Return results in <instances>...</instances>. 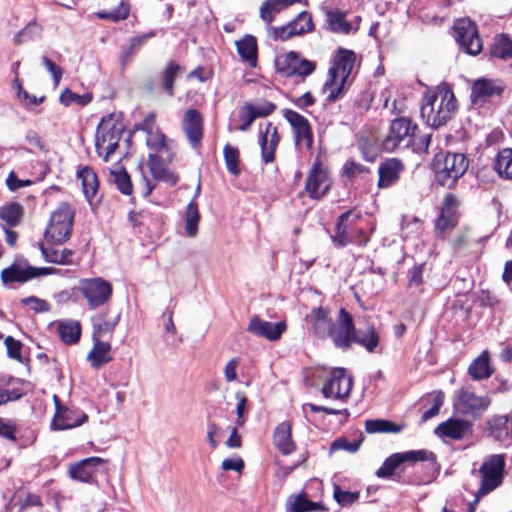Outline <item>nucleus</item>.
<instances>
[{
    "instance_id": "obj_36",
    "label": "nucleus",
    "mask_w": 512,
    "mask_h": 512,
    "mask_svg": "<svg viewBox=\"0 0 512 512\" xmlns=\"http://www.w3.org/2000/svg\"><path fill=\"white\" fill-rule=\"evenodd\" d=\"M94 346L87 356V360L90 361L91 366L94 369L100 368L105 363L109 362L110 344L105 341H101L100 338L93 339Z\"/></svg>"
},
{
    "instance_id": "obj_61",
    "label": "nucleus",
    "mask_w": 512,
    "mask_h": 512,
    "mask_svg": "<svg viewBox=\"0 0 512 512\" xmlns=\"http://www.w3.org/2000/svg\"><path fill=\"white\" fill-rule=\"evenodd\" d=\"M42 63L46 67V69L51 73L54 80V84L58 85L62 78L63 70L46 56L42 57Z\"/></svg>"
},
{
    "instance_id": "obj_19",
    "label": "nucleus",
    "mask_w": 512,
    "mask_h": 512,
    "mask_svg": "<svg viewBox=\"0 0 512 512\" xmlns=\"http://www.w3.org/2000/svg\"><path fill=\"white\" fill-rule=\"evenodd\" d=\"M485 432L496 442L509 445L512 441V418L508 415H495L486 421Z\"/></svg>"
},
{
    "instance_id": "obj_5",
    "label": "nucleus",
    "mask_w": 512,
    "mask_h": 512,
    "mask_svg": "<svg viewBox=\"0 0 512 512\" xmlns=\"http://www.w3.org/2000/svg\"><path fill=\"white\" fill-rule=\"evenodd\" d=\"M469 166V160L463 153H438L433 160V170L437 182L448 189H453Z\"/></svg>"
},
{
    "instance_id": "obj_49",
    "label": "nucleus",
    "mask_w": 512,
    "mask_h": 512,
    "mask_svg": "<svg viewBox=\"0 0 512 512\" xmlns=\"http://www.w3.org/2000/svg\"><path fill=\"white\" fill-rule=\"evenodd\" d=\"M246 105L256 115V118L267 117L276 109V105L273 102L264 98L257 99L254 103L246 102Z\"/></svg>"
},
{
    "instance_id": "obj_41",
    "label": "nucleus",
    "mask_w": 512,
    "mask_h": 512,
    "mask_svg": "<svg viewBox=\"0 0 512 512\" xmlns=\"http://www.w3.org/2000/svg\"><path fill=\"white\" fill-rule=\"evenodd\" d=\"M469 374L475 380L489 378L492 374V369L489 365L487 353L481 354L469 366Z\"/></svg>"
},
{
    "instance_id": "obj_7",
    "label": "nucleus",
    "mask_w": 512,
    "mask_h": 512,
    "mask_svg": "<svg viewBox=\"0 0 512 512\" xmlns=\"http://www.w3.org/2000/svg\"><path fill=\"white\" fill-rule=\"evenodd\" d=\"M505 466L506 461L503 454H493L485 458L479 469L481 475L480 496L487 495L502 484Z\"/></svg>"
},
{
    "instance_id": "obj_14",
    "label": "nucleus",
    "mask_w": 512,
    "mask_h": 512,
    "mask_svg": "<svg viewBox=\"0 0 512 512\" xmlns=\"http://www.w3.org/2000/svg\"><path fill=\"white\" fill-rule=\"evenodd\" d=\"M352 384V378L343 368H335L323 385L322 394L325 398L342 400L349 396Z\"/></svg>"
},
{
    "instance_id": "obj_17",
    "label": "nucleus",
    "mask_w": 512,
    "mask_h": 512,
    "mask_svg": "<svg viewBox=\"0 0 512 512\" xmlns=\"http://www.w3.org/2000/svg\"><path fill=\"white\" fill-rule=\"evenodd\" d=\"M330 188L327 170L320 162H315L306 179L305 189L312 199L322 198Z\"/></svg>"
},
{
    "instance_id": "obj_12",
    "label": "nucleus",
    "mask_w": 512,
    "mask_h": 512,
    "mask_svg": "<svg viewBox=\"0 0 512 512\" xmlns=\"http://www.w3.org/2000/svg\"><path fill=\"white\" fill-rule=\"evenodd\" d=\"M282 115L293 130L296 148L309 151L313 146V132L308 119L292 109H283Z\"/></svg>"
},
{
    "instance_id": "obj_33",
    "label": "nucleus",
    "mask_w": 512,
    "mask_h": 512,
    "mask_svg": "<svg viewBox=\"0 0 512 512\" xmlns=\"http://www.w3.org/2000/svg\"><path fill=\"white\" fill-rule=\"evenodd\" d=\"M148 165L155 179L164 181L171 186H174L178 182V176L168 170L163 161L156 154H149Z\"/></svg>"
},
{
    "instance_id": "obj_59",
    "label": "nucleus",
    "mask_w": 512,
    "mask_h": 512,
    "mask_svg": "<svg viewBox=\"0 0 512 512\" xmlns=\"http://www.w3.org/2000/svg\"><path fill=\"white\" fill-rule=\"evenodd\" d=\"M425 269V264H418L415 265L413 268H411L408 271L409 280L408 284L409 286H415L419 287L423 283V273Z\"/></svg>"
},
{
    "instance_id": "obj_3",
    "label": "nucleus",
    "mask_w": 512,
    "mask_h": 512,
    "mask_svg": "<svg viewBox=\"0 0 512 512\" xmlns=\"http://www.w3.org/2000/svg\"><path fill=\"white\" fill-rule=\"evenodd\" d=\"M356 59L357 56L354 51L342 47L337 49L331 60L328 77L323 86L328 101L334 102L342 95L345 84L355 67Z\"/></svg>"
},
{
    "instance_id": "obj_30",
    "label": "nucleus",
    "mask_w": 512,
    "mask_h": 512,
    "mask_svg": "<svg viewBox=\"0 0 512 512\" xmlns=\"http://www.w3.org/2000/svg\"><path fill=\"white\" fill-rule=\"evenodd\" d=\"M43 258L46 262L58 265H70L73 263L74 251L70 249H59L56 247H47L42 242L38 243Z\"/></svg>"
},
{
    "instance_id": "obj_53",
    "label": "nucleus",
    "mask_w": 512,
    "mask_h": 512,
    "mask_svg": "<svg viewBox=\"0 0 512 512\" xmlns=\"http://www.w3.org/2000/svg\"><path fill=\"white\" fill-rule=\"evenodd\" d=\"M447 211L448 210H441L439 216L435 221V228L440 233H443L447 229L454 226L453 214Z\"/></svg>"
},
{
    "instance_id": "obj_35",
    "label": "nucleus",
    "mask_w": 512,
    "mask_h": 512,
    "mask_svg": "<svg viewBox=\"0 0 512 512\" xmlns=\"http://www.w3.org/2000/svg\"><path fill=\"white\" fill-rule=\"evenodd\" d=\"M237 51L243 61L249 63L251 67L257 65V41L251 35H246L243 39L236 41Z\"/></svg>"
},
{
    "instance_id": "obj_13",
    "label": "nucleus",
    "mask_w": 512,
    "mask_h": 512,
    "mask_svg": "<svg viewBox=\"0 0 512 512\" xmlns=\"http://www.w3.org/2000/svg\"><path fill=\"white\" fill-rule=\"evenodd\" d=\"M417 126L412 124L410 119L397 118L392 121L390 130L383 140V147L387 151H393L399 147L403 142L407 146L413 136Z\"/></svg>"
},
{
    "instance_id": "obj_46",
    "label": "nucleus",
    "mask_w": 512,
    "mask_h": 512,
    "mask_svg": "<svg viewBox=\"0 0 512 512\" xmlns=\"http://www.w3.org/2000/svg\"><path fill=\"white\" fill-rule=\"evenodd\" d=\"M296 35H303L314 29L312 16L307 11L300 12L297 17L289 22Z\"/></svg>"
},
{
    "instance_id": "obj_29",
    "label": "nucleus",
    "mask_w": 512,
    "mask_h": 512,
    "mask_svg": "<svg viewBox=\"0 0 512 512\" xmlns=\"http://www.w3.org/2000/svg\"><path fill=\"white\" fill-rule=\"evenodd\" d=\"M1 281L4 285L11 283H25L33 279L30 265L22 267L20 264L13 263L1 271Z\"/></svg>"
},
{
    "instance_id": "obj_48",
    "label": "nucleus",
    "mask_w": 512,
    "mask_h": 512,
    "mask_svg": "<svg viewBox=\"0 0 512 512\" xmlns=\"http://www.w3.org/2000/svg\"><path fill=\"white\" fill-rule=\"evenodd\" d=\"M93 97L91 93H85L82 95H79L77 93H74L69 88H66L60 95L59 101L64 106H69L73 103L79 105V106H86L92 101Z\"/></svg>"
},
{
    "instance_id": "obj_62",
    "label": "nucleus",
    "mask_w": 512,
    "mask_h": 512,
    "mask_svg": "<svg viewBox=\"0 0 512 512\" xmlns=\"http://www.w3.org/2000/svg\"><path fill=\"white\" fill-rule=\"evenodd\" d=\"M24 396L23 391L20 388H13L10 390L0 389V406L6 404L9 401H16Z\"/></svg>"
},
{
    "instance_id": "obj_55",
    "label": "nucleus",
    "mask_w": 512,
    "mask_h": 512,
    "mask_svg": "<svg viewBox=\"0 0 512 512\" xmlns=\"http://www.w3.org/2000/svg\"><path fill=\"white\" fill-rule=\"evenodd\" d=\"M443 403H444V394L442 391H438L435 394L433 406L423 413V415L421 417L422 421L426 422L429 419L438 415Z\"/></svg>"
},
{
    "instance_id": "obj_1",
    "label": "nucleus",
    "mask_w": 512,
    "mask_h": 512,
    "mask_svg": "<svg viewBox=\"0 0 512 512\" xmlns=\"http://www.w3.org/2000/svg\"><path fill=\"white\" fill-rule=\"evenodd\" d=\"M308 319L317 338L330 339L342 351L350 350L356 343L372 353L379 345V335L374 326L356 329L352 315L345 308H341L337 318L333 320L329 309L320 306L312 309Z\"/></svg>"
},
{
    "instance_id": "obj_18",
    "label": "nucleus",
    "mask_w": 512,
    "mask_h": 512,
    "mask_svg": "<svg viewBox=\"0 0 512 512\" xmlns=\"http://www.w3.org/2000/svg\"><path fill=\"white\" fill-rule=\"evenodd\" d=\"M258 142L261 148V159L265 164L272 163L280 142L277 127L271 122L259 126Z\"/></svg>"
},
{
    "instance_id": "obj_58",
    "label": "nucleus",
    "mask_w": 512,
    "mask_h": 512,
    "mask_svg": "<svg viewBox=\"0 0 512 512\" xmlns=\"http://www.w3.org/2000/svg\"><path fill=\"white\" fill-rule=\"evenodd\" d=\"M5 345L7 348V355L12 359L21 361L22 343L16 339H14L12 336H8L5 339Z\"/></svg>"
},
{
    "instance_id": "obj_34",
    "label": "nucleus",
    "mask_w": 512,
    "mask_h": 512,
    "mask_svg": "<svg viewBox=\"0 0 512 512\" xmlns=\"http://www.w3.org/2000/svg\"><path fill=\"white\" fill-rule=\"evenodd\" d=\"M274 444L284 455H289L295 449L291 439V426L288 422L280 423L274 432Z\"/></svg>"
},
{
    "instance_id": "obj_57",
    "label": "nucleus",
    "mask_w": 512,
    "mask_h": 512,
    "mask_svg": "<svg viewBox=\"0 0 512 512\" xmlns=\"http://www.w3.org/2000/svg\"><path fill=\"white\" fill-rule=\"evenodd\" d=\"M269 34L275 39V40H288L291 37L295 36V32H293V29L288 23L285 26L281 27H268Z\"/></svg>"
},
{
    "instance_id": "obj_39",
    "label": "nucleus",
    "mask_w": 512,
    "mask_h": 512,
    "mask_svg": "<svg viewBox=\"0 0 512 512\" xmlns=\"http://www.w3.org/2000/svg\"><path fill=\"white\" fill-rule=\"evenodd\" d=\"M326 21L331 31L340 34H349L352 26L346 21V12L340 10H328Z\"/></svg>"
},
{
    "instance_id": "obj_4",
    "label": "nucleus",
    "mask_w": 512,
    "mask_h": 512,
    "mask_svg": "<svg viewBox=\"0 0 512 512\" xmlns=\"http://www.w3.org/2000/svg\"><path fill=\"white\" fill-rule=\"evenodd\" d=\"M125 130L126 125L120 120L119 115L112 113L101 118L96 128L95 149L104 162H108L119 148Z\"/></svg>"
},
{
    "instance_id": "obj_26",
    "label": "nucleus",
    "mask_w": 512,
    "mask_h": 512,
    "mask_svg": "<svg viewBox=\"0 0 512 512\" xmlns=\"http://www.w3.org/2000/svg\"><path fill=\"white\" fill-rule=\"evenodd\" d=\"M359 218L360 215L354 213L352 210L344 212L338 217L335 228V235L332 236V242L335 246L342 248L354 242L352 236V224Z\"/></svg>"
},
{
    "instance_id": "obj_40",
    "label": "nucleus",
    "mask_w": 512,
    "mask_h": 512,
    "mask_svg": "<svg viewBox=\"0 0 512 512\" xmlns=\"http://www.w3.org/2000/svg\"><path fill=\"white\" fill-rule=\"evenodd\" d=\"M24 209L18 202L10 203L0 208V218L9 227H16L21 222Z\"/></svg>"
},
{
    "instance_id": "obj_10",
    "label": "nucleus",
    "mask_w": 512,
    "mask_h": 512,
    "mask_svg": "<svg viewBox=\"0 0 512 512\" xmlns=\"http://www.w3.org/2000/svg\"><path fill=\"white\" fill-rule=\"evenodd\" d=\"M455 39L460 48L470 55H478L483 49L476 24L469 18H460L454 23Z\"/></svg>"
},
{
    "instance_id": "obj_60",
    "label": "nucleus",
    "mask_w": 512,
    "mask_h": 512,
    "mask_svg": "<svg viewBox=\"0 0 512 512\" xmlns=\"http://www.w3.org/2000/svg\"><path fill=\"white\" fill-rule=\"evenodd\" d=\"M343 169H344V174L349 178H353L359 174L366 173L369 171L368 168L365 167L364 165L357 163L355 161H352V160L347 161L344 164Z\"/></svg>"
},
{
    "instance_id": "obj_63",
    "label": "nucleus",
    "mask_w": 512,
    "mask_h": 512,
    "mask_svg": "<svg viewBox=\"0 0 512 512\" xmlns=\"http://www.w3.org/2000/svg\"><path fill=\"white\" fill-rule=\"evenodd\" d=\"M31 184V180H21L14 172H11L6 179V185L11 191H17L18 189L30 186Z\"/></svg>"
},
{
    "instance_id": "obj_64",
    "label": "nucleus",
    "mask_w": 512,
    "mask_h": 512,
    "mask_svg": "<svg viewBox=\"0 0 512 512\" xmlns=\"http://www.w3.org/2000/svg\"><path fill=\"white\" fill-rule=\"evenodd\" d=\"M240 361L237 357L230 359L224 368V376L227 382H233L237 380V367Z\"/></svg>"
},
{
    "instance_id": "obj_54",
    "label": "nucleus",
    "mask_w": 512,
    "mask_h": 512,
    "mask_svg": "<svg viewBox=\"0 0 512 512\" xmlns=\"http://www.w3.org/2000/svg\"><path fill=\"white\" fill-rule=\"evenodd\" d=\"M239 118L242 122L238 127L240 131H247L252 123L257 119L256 115L252 113L246 103H244V105L239 110Z\"/></svg>"
},
{
    "instance_id": "obj_25",
    "label": "nucleus",
    "mask_w": 512,
    "mask_h": 512,
    "mask_svg": "<svg viewBox=\"0 0 512 512\" xmlns=\"http://www.w3.org/2000/svg\"><path fill=\"white\" fill-rule=\"evenodd\" d=\"M247 330L258 337L266 338L270 341H276L280 339L281 335L286 330L285 322L272 323L260 319L258 316H253L250 321Z\"/></svg>"
},
{
    "instance_id": "obj_23",
    "label": "nucleus",
    "mask_w": 512,
    "mask_h": 512,
    "mask_svg": "<svg viewBox=\"0 0 512 512\" xmlns=\"http://www.w3.org/2000/svg\"><path fill=\"white\" fill-rule=\"evenodd\" d=\"M471 422L463 419L450 418L440 423L435 429V434L442 438L463 440L472 435Z\"/></svg>"
},
{
    "instance_id": "obj_45",
    "label": "nucleus",
    "mask_w": 512,
    "mask_h": 512,
    "mask_svg": "<svg viewBox=\"0 0 512 512\" xmlns=\"http://www.w3.org/2000/svg\"><path fill=\"white\" fill-rule=\"evenodd\" d=\"M491 56L502 60H507L512 57V40L506 35H500L496 38L494 44L490 49Z\"/></svg>"
},
{
    "instance_id": "obj_43",
    "label": "nucleus",
    "mask_w": 512,
    "mask_h": 512,
    "mask_svg": "<svg viewBox=\"0 0 512 512\" xmlns=\"http://www.w3.org/2000/svg\"><path fill=\"white\" fill-rule=\"evenodd\" d=\"M365 429L368 433H399L403 427L384 419L367 420Z\"/></svg>"
},
{
    "instance_id": "obj_22",
    "label": "nucleus",
    "mask_w": 512,
    "mask_h": 512,
    "mask_svg": "<svg viewBox=\"0 0 512 512\" xmlns=\"http://www.w3.org/2000/svg\"><path fill=\"white\" fill-rule=\"evenodd\" d=\"M182 129L194 149L202 144L203 118L196 109H188L182 120Z\"/></svg>"
},
{
    "instance_id": "obj_6",
    "label": "nucleus",
    "mask_w": 512,
    "mask_h": 512,
    "mask_svg": "<svg viewBox=\"0 0 512 512\" xmlns=\"http://www.w3.org/2000/svg\"><path fill=\"white\" fill-rule=\"evenodd\" d=\"M75 213L67 203H62L50 217L44 237L52 244H63L70 239Z\"/></svg>"
},
{
    "instance_id": "obj_51",
    "label": "nucleus",
    "mask_w": 512,
    "mask_h": 512,
    "mask_svg": "<svg viewBox=\"0 0 512 512\" xmlns=\"http://www.w3.org/2000/svg\"><path fill=\"white\" fill-rule=\"evenodd\" d=\"M359 492L345 491L340 486L335 485L333 491V497L341 506H348L353 504L359 499Z\"/></svg>"
},
{
    "instance_id": "obj_56",
    "label": "nucleus",
    "mask_w": 512,
    "mask_h": 512,
    "mask_svg": "<svg viewBox=\"0 0 512 512\" xmlns=\"http://www.w3.org/2000/svg\"><path fill=\"white\" fill-rule=\"evenodd\" d=\"M315 504L304 495H298L290 506V512H306L314 509Z\"/></svg>"
},
{
    "instance_id": "obj_11",
    "label": "nucleus",
    "mask_w": 512,
    "mask_h": 512,
    "mask_svg": "<svg viewBox=\"0 0 512 512\" xmlns=\"http://www.w3.org/2000/svg\"><path fill=\"white\" fill-rule=\"evenodd\" d=\"M433 452L427 450H411L403 453H394L385 459L382 466L376 471L378 478H389L394 475L395 470L403 463H415L418 461L435 462Z\"/></svg>"
},
{
    "instance_id": "obj_9",
    "label": "nucleus",
    "mask_w": 512,
    "mask_h": 512,
    "mask_svg": "<svg viewBox=\"0 0 512 512\" xmlns=\"http://www.w3.org/2000/svg\"><path fill=\"white\" fill-rule=\"evenodd\" d=\"M79 290L91 310L107 303L112 295L111 283L101 277L82 279Z\"/></svg>"
},
{
    "instance_id": "obj_27",
    "label": "nucleus",
    "mask_w": 512,
    "mask_h": 512,
    "mask_svg": "<svg viewBox=\"0 0 512 512\" xmlns=\"http://www.w3.org/2000/svg\"><path fill=\"white\" fill-rule=\"evenodd\" d=\"M403 169L404 166L402 162L397 158H390L382 162L378 168V187L388 188L395 184Z\"/></svg>"
},
{
    "instance_id": "obj_42",
    "label": "nucleus",
    "mask_w": 512,
    "mask_h": 512,
    "mask_svg": "<svg viewBox=\"0 0 512 512\" xmlns=\"http://www.w3.org/2000/svg\"><path fill=\"white\" fill-rule=\"evenodd\" d=\"M200 221V213L197 202L192 199L188 204L185 212V230L188 236L194 237L198 232V223Z\"/></svg>"
},
{
    "instance_id": "obj_52",
    "label": "nucleus",
    "mask_w": 512,
    "mask_h": 512,
    "mask_svg": "<svg viewBox=\"0 0 512 512\" xmlns=\"http://www.w3.org/2000/svg\"><path fill=\"white\" fill-rule=\"evenodd\" d=\"M21 304L29 306L36 313H44L50 310V305L46 300L40 299L36 296H29L21 299Z\"/></svg>"
},
{
    "instance_id": "obj_32",
    "label": "nucleus",
    "mask_w": 512,
    "mask_h": 512,
    "mask_svg": "<svg viewBox=\"0 0 512 512\" xmlns=\"http://www.w3.org/2000/svg\"><path fill=\"white\" fill-rule=\"evenodd\" d=\"M77 177L81 180L86 199L91 203L99 189L97 174L89 166H84L78 170Z\"/></svg>"
},
{
    "instance_id": "obj_15",
    "label": "nucleus",
    "mask_w": 512,
    "mask_h": 512,
    "mask_svg": "<svg viewBox=\"0 0 512 512\" xmlns=\"http://www.w3.org/2000/svg\"><path fill=\"white\" fill-rule=\"evenodd\" d=\"M56 412L51 422L54 430H66L78 427L87 421L88 416L79 409L62 406L59 398L54 396Z\"/></svg>"
},
{
    "instance_id": "obj_20",
    "label": "nucleus",
    "mask_w": 512,
    "mask_h": 512,
    "mask_svg": "<svg viewBox=\"0 0 512 512\" xmlns=\"http://www.w3.org/2000/svg\"><path fill=\"white\" fill-rule=\"evenodd\" d=\"M505 85L501 80L481 78L474 81L471 89L473 103H484L494 97H501Z\"/></svg>"
},
{
    "instance_id": "obj_24",
    "label": "nucleus",
    "mask_w": 512,
    "mask_h": 512,
    "mask_svg": "<svg viewBox=\"0 0 512 512\" xmlns=\"http://www.w3.org/2000/svg\"><path fill=\"white\" fill-rule=\"evenodd\" d=\"M489 404L490 400L487 397L477 396L467 389H461L454 406L462 414L476 415L485 410Z\"/></svg>"
},
{
    "instance_id": "obj_31",
    "label": "nucleus",
    "mask_w": 512,
    "mask_h": 512,
    "mask_svg": "<svg viewBox=\"0 0 512 512\" xmlns=\"http://www.w3.org/2000/svg\"><path fill=\"white\" fill-rule=\"evenodd\" d=\"M60 339L67 345L77 344L81 338L82 327L77 320H64L57 323Z\"/></svg>"
},
{
    "instance_id": "obj_38",
    "label": "nucleus",
    "mask_w": 512,
    "mask_h": 512,
    "mask_svg": "<svg viewBox=\"0 0 512 512\" xmlns=\"http://www.w3.org/2000/svg\"><path fill=\"white\" fill-rule=\"evenodd\" d=\"M494 167L501 178L512 180V148H503L498 152Z\"/></svg>"
},
{
    "instance_id": "obj_37",
    "label": "nucleus",
    "mask_w": 512,
    "mask_h": 512,
    "mask_svg": "<svg viewBox=\"0 0 512 512\" xmlns=\"http://www.w3.org/2000/svg\"><path fill=\"white\" fill-rule=\"evenodd\" d=\"M298 2L301 0H265L260 7V17L269 25L274 20L276 13Z\"/></svg>"
},
{
    "instance_id": "obj_50",
    "label": "nucleus",
    "mask_w": 512,
    "mask_h": 512,
    "mask_svg": "<svg viewBox=\"0 0 512 512\" xmlns=\"http://www.w3.org/2000/svg\"><path fill=\"white\" fill-rule=\"evenodd\" d=\"M179 70L180 66L177 63L171 61L168 63L166 69L163 72V88L170 96L174 95V81L175 78L177 77Z\"/></svg>"
},
{
    "instance_id": "obj_8",
    "label": "nucleus",
    "mask_w": 512,
    "mask_h": 512,
    "mask_svg": "<svg viewBox=\"0 0 512 512\" xmlns=\"http://www.w3.org/2000/svg\"><path fill=\"white\" fill-rule=\"evenodd\" d=\"M277 72L283 77H299L302 80L311 75L316 69V63L302 57L299 53L290 51L275 62Z\"/></svg>"
},
{
    "instance_id": "obj_2",
    "label": "nucleus",
    "mask_w": 512,
    "mask_h": 512,
    "mask_svg": "<svg viewBox=\"0 0 512 512\" xmlns=\"http://www.w3.org/2000/svg\"><path fill=\"white\" fill-rule=\"evenodd\" d=\"M457 101L451 89L446 86L427 91L421 104V117L432 128L446 125L456 114Z\"/></svg>"
},
{
    "instance_id": "obj_16",
    "label": "nucleus",
    "mask_w": 512,
    "mask_h": 512,
    "mask_svg": "<svg viewBox=\"0 0 512 512\" xmlns=\"http://www.w3.org/2000/svg\"><path fill=\"white\" fill-rule=\"evenodd\" d=\"M144 131L147 134L146 145L155 152H164L169 150V144L166 136L156 126V118L153 113L148 114L141 123H136L133 132Z\"/></svg>"
},
{
    "instance_id": "obj_44",
    "label": "nucleus",
    "mask_w": 512,
    "mask_h": 512,
    "mask_svg": "<svg viewBox=\"0 0 512 512\" xmlns=\"http://www.w3.org/2000/svg\"><path fill=\"white\" fill-rule=\"evenodd\" d=\"M119 315H116L113 320H106L103 315H98L92 318L93 326V339L103 338L105 334L110 333L116 326Z\"/></svg>"
},
{
    "instance_id": "obj_28",
    "label": "nucleus",
    "mask_w": 512,
    "mask_h": 512,
    "mask_svg": "<svg viewBox=\"0 0 512 512\" xmlns=\"http://www.w3.org/2000/svg\"><path fill=\"white\" fill-rule=\"evenodd\" d=\"M128 157V151L125 152L123 157L108 167V183L124 195H128V172L124 161Z\"/></svg>"
},
{
    "instance_id": "obj_47",
    "label": "nucleus",
    "mask_w": 512,
    "mask_h": 512,
    "mask_svg": "<svg viewBox=\"0 0 512 512\" xmlns=\"http://www.w3.org/2000/svg\"><path fill=\"white\" fill-rule=\"evenodd\" d=\"M226 168L234 176L240 174L239 150L236 147L226 144L223 149Z\"/></svg>"
},
{
    "instance_id": "obj_21",
    "label": "nucleus",
    "mask_w": 512,
    "mask_h": 512,
    "mask_svg": "<svg viewBox=\"0 0 512 512\" xmlns=\"http://www.w3.org/2000/svg\"><path fill=\"white\" fill-rule=\"evenodd\" d=\"M104 460L100 457H89L75 464L70 465L69 475L72 479L92 484L96 482L98 468L102 466Z\"/></svg>"
}]
</instances>
